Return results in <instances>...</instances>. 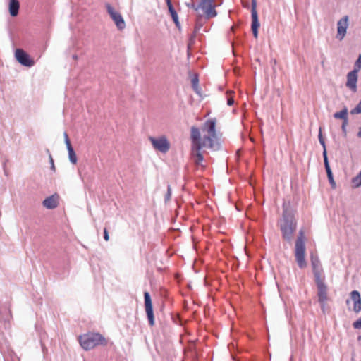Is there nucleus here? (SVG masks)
Wrapping results in <instances>:
<instances>
[{
  "label": "nucleus",
  "instance_id": "1",
  "mask_svg": "<svg viewBox=\"0 0 361 361\" xmlns=\"http://www.w3.org/2000/svg\"><path fill=\"white\" fill-rule=\"evenodd\" d=\"M190 140L191 142L190 153L194 162L198 165L202 166L203 160V139L201 135V130L195 126L190 128Z\"/></svg>",
  "mask_w": 361,
  "mask_h": 361
},
{
  "label": "nucleus",
  "instance_id": "2",
  "mask_svg": "<svg viewBox=\"0 0 361 361\" xmlns=\"http://www.w3.org/2000/svg\"><path fill=\"white\" fill-rule=\"evenodd\" d=\"M283 217L280 221L279 226L285 240L290 241L292 235L295 230V222L293 213L288 210L286 204L283 205Z\"/></svg>",
  "mask_w": 361,
  "mask_h": 361
},
{
  "label": "nucleus",
  "instance_id": "3",
  "mask_svg": "<svg viewBox=\"0 0 361 361\" xmlns=\"http://www.w3.org/2000/svg\"><path fill=\"white\" fill-rule=\"evenodd\" d=\"M80 346L85 350H90L97 345H106V340L99 334L88 333L78 337Z\"/></svg>",
  "mask_w": 361,
  "mask_h": 361
},
{
  "label": "nucleus",
  "instance_id": "4",
  "mask_svg": "<svg viewBox=\"0 0 361 361\" xmlns=\"http://www.w3.org/2000/svg\"><path fill=\"white\" fill-rule=\"evenodd\" d=\"M299 234L300 235L295 242V257L298 267L301 269H304L307 267V262L305 260V245L304 241V233L302 231H300Z\"/></svg>",
  "mask_w": 361,
  "mask_h": 361
},
{
  "label": "nucleus",
  "instance_id": "5",
  "mask_svg": "<svg viewBox=\"0 0 361 361\" xmlns=\"http://www.w3.org/2000/svg\"><path fill=\"white\" fill-rule=\"evenodd\" d=\"M222 134H204V151L217 152L222 149Z\"/></svg>",
  "mask_w": 361,
  "mask_h": 361
},
{
  "label": "nucleus",
  "instance_id": "6",
  "mask_svg": "<svg viewBox=\"0 0 361 361\" xmlns=\"http://www.w3.org/2000/svg\"><path fill=\"white\" fill-rule=\"evenodd\" d=\"M149 140L154 150L166 154L171 149V142L165 135L149 137Z\"/></svg>",
  "mask_w": 361,
  "mask_h": 361
},
{
  "label": "nucleus",
  "instance_id": "7",
  "mask_svg": "<svg viewBox=\"0 0 361 361\" xmlns=\"http://www.w3.org/2000/svg\"><path fill=\"white\" fill-rule=\"evenodd\" d=\"M252 8H251V16H252V25L251 29L253 33V35L255 38L258 37V28L260 26L259 20H258V14L257 11V0H252Z\"/></svg>",
  "mask_w": 361,
  "mask_h": 361
},
{
  "label": "nucleus",
  "instance_id": "8",
  "mask_svg": "<svg viewBox=\"0 0 361 361\" xmlns=\"http://www.w3.org/2000/svg\"><path fill=\"white\" fill-rule=\"evenodd\" d=\"M221 4H218L216 0H204V20L216 17L217 12L215 8Z\"/></svg>",
  "mask_w": 361,
  "mask_h": 361
},
{
  "label": "nucleus",
  "instance_id": "9",
  "mask_svg": "<svg viewBox=\"0 0 361 361\" xmlns=\"http://www.w3.org/2000/svg\"><path fill=\"white\" fill-rule=\"evenodd\" d=\"M315 283L318 289V300L322 305V308H324V303L328 300L327 287L324 282V279L315 280Z\"/></svg>",
  "mask_w": 361,
  "mask_h": 361
},
{
  "label": "nucleus",
  "instance_id": "10",
  "mask_svg": "<svg viewBox=\"0 0 361 361\" xmlns=\"http://www.w3.org/2000/svg\"><path fill=\"white\" fill-rule=\"evenodd\" d=\"M106 9L118 29L123 30L126 27V23L121 15L109 4L106 5Z\"/></svg>",
  "mask_w": 361,
  "mask_h": 361
},
{
  "label": "nucleus",
  "instance_id": "11",
  "mask_svg": "<svg viewBox=\"0 0 361 361\" xmlns=\"http://www.w3.org/2000/svg\"><path fill=\"white\" fill-rule=\"evenodd\" d=\"M15 56L18 61L23 66L31 67L35 64L34 61L22 49H16Z\"/></svg>",
  "mask_w": 361,
  "mask_h": 361
},
{
  "label": "nucleus",
  "instance_id": "12",
  "mask_svg": "<svg viewBox=\"0 0 361 361\" xmlns=\"http://www.w3.org/2000/svg\"><path fill=\"white\" fill-rule=\"evenodd\" d=\"M311 264L312 267V271L315 278V280L321 279L322 278V271L320 261L317 255H311Z\"/></svg>",
  "mask_w": 361,
  "mask_h": 361
},
{
  "label": "nucleus",
  "instance_id": "13",
  "mask_svg": "<svg viewBox=\"0 0 361 361\" xmlns=\"http://www.w3.org/2000/svg\"><path fill=\"white\" fill-rule=\"evenodd\" d=\"M348 27V16H345L337 23V38L342 40L347 31Z\"/></svg>",
  "mask_w": 361,
  "mask_h": 361
},
{
  "label": "nucleus",
  "instance_id": "14",
  "mask_svg": "<svg viewBox=\"0 0 361 361\" xmlns=\"http://www.w3.org/2000/svg\"><path fill=\"white\" fill-rule=\"evenodd\" d=\"M145 296V311L149 319V324L153 326L154 324V318L152 310V303L151 300V298L149 294L147 292H145L144 294Z\"/></svg>",
  "mask_w": 361,
  "mask_h": 361
},
{
  "label": "nucleus",
  "instance_id": "15",
  "mask_svg": "<svg viewBox=\"0 0 361 361\" xmlns=\"http://www.w3.org/2000/svg\"><path fill=\"white\" fill-rule=\"evenodd\" d=\"M216 118H209L204 122V134H222L216 128Z\"/></svg>",
  "mask_w": 361,
  "mask_h": 361
},
{
  "label": "nucleus",
  "instance_id": "16",
  "mask_svg": "<svg viewBox=\"0 0 361 361\" xmlns=\"http://www.w3.org/2000/svg\"><path fill=\"white\" fill-rule=\"evenodd\" d=\"M358 75L357 71H351L347 74L346 87L353 92L357 91V82Z\"/></svg>",
  "mask_w": 361,
  "mask_h": 361
},
{
  "label": "nucleus",
  "instance_id": "17",
  "mask_svg": "<svg viewBox=\"0 0 361 361\" xmlns=\"http://www.w3.org/2000/svg\"><path fill=\"white\" fill-rule=\"evenodd\" d=\"M189 79L190 81V84L192 90L199 95L202 96L201 88L199 86V76L195 72L189 73Z\"/></svg>",
  "mask_w": 361,
  "mask_h": 361
},
{
  "label": "nucleus",
  "instance_id": "18",
  "mask_svg": "<svg viewBox=\"0 0 361 361\" xmlns=\"http://www.w3.org/2000/svg\"><path fill=\"white\" fill-rule=\"evenodd\" d=\"M350 298L354 302L353 310L358 313L361 311V297L357 290H353L350 293Z\"/></svg>",
  "mask_w": 361,
  "mask_h": 361
},
{
  "label": "nucleus",
  "instance_id": "19",
  "mask_svg": "<svg viewBox=\"0 0 361 361\" xmlns=\"http://www.w3.org/2000/svg\"><path fill=\"white\" fill-rule=\"evenodd\" d=\"M64 137H65V142H66L67 149L68 152L69 160L71 163H73V164H75L77 163L76 154L74 152V150L71 146V142L69 140L67 133H64Z\"/></svg>",
  "mask_w": 361,
  "mask_h": 361
},
{
  "label": "nucleus",
  "instance_id": "20",
  "mask_svg": "<svg viewBox=\"0 0 361 361\" xmlns=\"http://www.w3.org/2000/svg\"><path fill=\"white\" fill-rule=\"evenodd\" d=\"M58 196L52 195L43 201V205L47 209H54L58 206Z\"/></svg>",
  "mask_w": 361,
  "mask_h": 361
},
{
  "label": "nucleus",
  "instance_id": "21",
  "mask_svg": "<svg viewBox=\"0 0 361 361\" xmlns=\"http://www.w3.org/2000/svg\"><path fill=\"white\" fill-rule=\"evenodd\" d=\"M19 7L20 4L18 0H10L8 8L11 16H16L18 15Z\"/></svg>",
  "mask_w": 361,
  "mask_h": 361
},
{
  "label": "nucleus",
  "instance_id": "22",
  "mask_svg": "<svg viewBox=\"0 0 361 361\" xmlns=\"http://www.w3.org/2000/svg\"><path fill=\"white\" fill-rule=\"evenodd\" d=\"M348 108L344 107L341 111L336 112L334 117L336 119H342L343 121H348Z\"/></svg>",
  "mask_w": 361,
  "mask_h": 361
},
{
  "label": "nucleus",
  "instance_id": "23",
  "mask_svg": "<svg viewBox=\"0 0 361 361\" xmlns=\"http://www.w3.org/2000/svg\"><path fill=\"white\" fill-rule=\"evenodd\" d=\"M322 154H323V157H324V163L325 169H326V171L327 173V177L331 176H333V173H332L331 169L329 164L328 157H327V152H323Z\"/></svg>",
  "mask_w": 361,
  "mask_h": 361
},
{
  "label": "nucleus",
  "instance_id": "24",
  "mask_svg": "<svg viewBox=\"0 0 361 361\" xmlns=\"http://www.w3.org/2000/svg\"><path fill=\"white\" fill-rule=\"evenodd\" d=\"M351 182L353 188H357L361 187V171L355 177L352 178Z\"/></svg>",
  "mask_w": 361,
  "mask_h": 361
},
{
  "label": "nucleus",
  "instance_id": "25",
  "mask_svg": "<svg viewBox=\"0 0 361 361\" xmlns=\"http://www.w3.org/2000/svg\"><path fill=\"white\" fill-rule=\"evenodd\" d=\"M191 5L197 11L203 8V0H191Z\"/></svg>",
  "mask_w": 361,
  "mask_h": 361
},
{
  "label": "nucleus",
  "instance_id": "26",
  "mask_svg": "<svg viewBox=\"0 0 361 361\" xmlns=\"http://www.w3.org/2000/svg\"><path fill=\"white\" fill-rule=\"evenodd\" d=\"M171 16L174 23L176 24V26L178 28H180V24L179 20H178V16L177 13L175 12V13H171Z\"/></svg>",
  "mask_w": 361,
  "mask_h": 361
},
{
  "label": "nucleus",
  "instance_id": "27",
  "mask_svg": "<svg viewBox=\"0 0 361 361\" xmlns=\"http://www.w3.org/2000/svg\"><path fill=\"white\" fill-rule=\"evenodd\" d=\"M350 114L353 115L361 114V100L357 105L350 111Z\"/></svg>",
  "mask_w": 361,
  "mask_h": 361
},
{
  "label": "nucleus",
  "instance_id": "28",
  "mask_svg": "<svg viewBox=\"0 0 361 361\" xmlns=\"http://www.w3.org/2000/svg\"><path fill=\"white\" fill-rule=\"evenodd\" d=\"M318 137H319V142L322 145V146L323 147V152H326V145H325V142L322 137L321 128H319V133Z\"/></svg>",
  "mask_w": 361,
  "mask_h": 361
},
{
  "label": "nucleus",
  "instance_id": "29",
  "mask_svg": "<svg viewBox=\"0 0 361 361\" xmlns=\"http://www.w3.org/2000/svg\"><path fill=\"white\" fill-rule=\"evenodd\" d=\"M360 69H361V55L359 56L358 59L355 61V67L353 71H357V73H358V72Z\"/></svg>",
  "mask_w": 361,
  "mask_h": 361
},
{
  "label": "nucleus",
  "instance_id": "30",
  "mask_svg": "<svg viewBox=\"0 0 361 361\" xmlns=\"http://www.w3.org/2000/svg\"><path fill=\"white\" fill-rule=\"evenodd\" d=\"M166 2L168 9H169L170 14L176 12L171 2V0H166Z\"/></svg>",
  "mask_w": 361,
  "mask_h": 361
},
{
  "label": "nucleus",
  "instance_id": "31",
  "mask_svg": "<svg viewBox=\"0 0 361 361\" xmlns=\"http://www.w3.org/2000/svg\"><path fill=\"white\" fill-rule=\"evenodd\" d=\"M353 326L355 329H361V317L357 321L354 322Z\"/></svg>",
  "mask_w": 361,
  "mask_h": 361
},
{
  "label": "nucleus",
  "instance_id": "32",
  "mask_svg": "<svg viewBox=\"0 0 361 361\" xmlns=\"http://www.w3.org/2000/svg\"><path fill=\"white\" fill-rule=\"evenodd\" d=\"M328 179H329V183H330V184H331V187H332L333 188H336V182H335V180H334V179L333 176H329V177H328Z\"/></svg>",
  "mask_w": 361,
  "mask_h": 361
},
{
  "label": "nucleus",
  "instance_id": "33",
  "mask_svg": "<svg viewBox=\"0 0 361 361\" xmlns=\"http://www.w3.org/2000/svg\"><path fill=\"white\" fill-rule=\"evenodd\" d=\"M348 123V121H343V124L341 126L342 130L344 133L345 135H346V126Z\"/></svg>",
  "mask_w": 361,
  "mask_h": 361
},
{
  "label": "nucleus",
  "instance_id": "34",
  "mask_svg": "<svg viewBox=\"0 0 361 361\" xmlns=\"http://www.w3.org/2000/svg\"><path fill=\"white\" fill-rule=\"evenodd\" d=\"M234 103V99L232 97H229L227 99V104L228 106H232Z\"/></svg>",
  "mask_w": 361,
  "mask_h": 361
},
{
  "label": "nucleus",
  "instance_id": "35",
  "mask_svg": "<svg viewBox=\"0 0 361 361\" xmlns=\"http://www.w3.org/2000/svg\"><path fill=\"white\" fill-rule=\"evenodd\" d=\"M104 238L106 241H108L109 240V233L106 228L104 231Z\"/></svg>",
  "mask_w": 361,
  "mask_h": 361
},
{
  "label": "nucleus",
  "instance_id": "36",
  "mask_svg": "<svg viewBox=\"0 0 361 361\" xmlns=\"http://www.w3.org/2000/svg\"><path fill=\"white\" fill-rule=\"evenodd\" d=\"M50 160H51V168L54 169V161H53V159L51 157H50Z\"/></svg>",
  "mask_w": 361,
  "mask_h": 361
},
{
  "label": "nucleus",
  "instance_id": "37",
  "mask_svg": "<svg viewBox=\"0 0 361 361\" xmlns=\"http://www.w3.org/2000/svg\"><path fill=\"white\" fill-rule=\"evenodd\" d=\"M210 113H211V111H207L206 114H204V118H205L207 116L209 115Z\"/></svg>",
  "mask_w": 361,
  "mask_h": 361
},
{
  "label": "nucleus",
  "instance_id": "38",
  "mask_svg": "<svg viewBox=\"0 0 361 361\" xmlns=\"http://www.w3.org/2000/svg\"><path fill=\"white\" fill-rule=\"evenodd\" d=\"M171 196V188H168V197H169Z\"/></svg>",
  "mask_w": 361,
  "mask_h": 361
},
{
  "label": "nucleus",
  "instance_id": "39",
  "mask_svg": "<svg viewBox=\"0 0 361 361\" xmlns=\"http://www.w3.org/2000/svg\"><path fill=\"white\" fill-rule=\"evenodd\" d=\"M4 174H5L6 176H8V172L6 169H4Z\"/></svg>",
  "mask_w": 361,
  "mask_h": 361
},
{
  "label": "nucleus",
  "instance_id": "40",
  "mask_svg": "<svg viewBox=\"0 0 361 361\" xmlns=\"http://www.w3.org/2000/svg\"><path fill=\"white\" fill-rule=\"evenodd\" d=\"M357 136L361 137V130L357 133Z\"/></svg>",
  "mask_w": 361,
  "mask_h": 361
},
{
  "label": "nucleus",
  "instance_id": "41",
  "mask_svg": "<svg viewBox=\"0 0 361 361\" xmlns=\"http://www.w3.org/2000/svg\"><path fill=\"white\" fill-rule=\"evenodd\" d=\"M207 282L206 278L204 277V286H207Z\"/></svg>",
  "mask_w": 361,
  "mask_h": 361
},
{
  "label": "nucleus",
  "instance_id": "42",
  "mask_svg": "<svg viewBox=\"0 0 361 361\" xmlns=\"http://www.w3.org/2000/svg\"><path fill=\"white\" fill-rule=\"evenodd\" d=\"M357 339L358 341H361V335L358 336Z\"/></svg>",
  "mask_w": 361,
  "mask_h": 361
}]
</instances>
